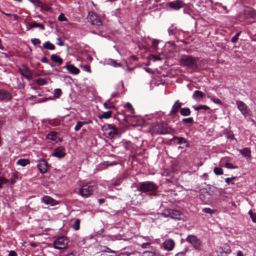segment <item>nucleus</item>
Instances as JSON below:
<instances>
[{
  "instance_id": "nucleus-6",
  "label": "nucleus",
  "mask_w": 256,
  "mask_h": 256,
  "mask_svg": "<svg viewBox=\"0 0 256 256\" xmlns=\"http://www.w3.org/2000/svg\"><path fill=\"white\" fill-rule=\"evenodd\" d=\"M186 240L192 245L193 247L196 250H199L202 245L200 240L194 235H188L186 238Z\"/></svg>"
},
{
  "instance_id": "nucleus-16",
  "label": "nucleus",
  "mask_w": 256,
  "mask_h": 256,
  "mask_svg": "<svg viewBox=\"0 0 256 256\" xmlns=\"http://www.w3.org/2000/svg\"><path fill=\"white\" fill-rule=\"evenodd\" d=\"M105 132L110 136H112L117 134V130L114 126L108 124L104 126Z\"/></svg>"
},
{
  "instance_id": "nucleus-22",
  "label": "nucleus",
  "mask_w": 256,
  "mask_h": 256,
  "mask_svg": "<svg viewBox=\"0 0 256 256\" xmlns=\"http://www.w3.org/2000/svg\"><path fill=\"white\" fill-rule=\"evenodd\" d=\"M50 59L54 62L58 63V65H61L63 62L62 59L60 56L56 54H52Z\"/></svg>"
},
{
  "instance_id": "nucleus-4",
  "label": "nucleus",
  "mask_w": 256,
  "mask_h": 256,
  "mask_svg": "<svg viewBox=\"0 0 256 256\" xmlns=\"http://www.w3.org/2000/svg\"><path fill=\"white\" fill-rule=\"evenodd\" d=\"M68 240L66 236H62L58 238L54 242V248L56 250L66 248L68 246Z\"/></svg>"
},
{
  "instance_id": "nucleus-2",
  "label": "nucleus",
  "mask_w": 256,
  "mask_h": 256,
  "mask_svg": "<svg viewBox=\"0 0 256 256\" xmlns=\"http://www.w3.org/2000/svg\"><path fill=\"white\" fill-rule=\"evenodd\" d=\"M158 188V186L152 182L146 181L140 183L138 190L142 192H154Z\"/></svg>"
},
{
  "instance_id": "nucleus-12",
  "label": "nucleus",
  "mask_w": 256,
  "mask_h": 256,
  "mask_svg": "<svg viewBox=\"0 0 256 256\" xmlns=\"http://www.w3.org/2000/svg\"><path fill=\"white\" fill-rule=\"evenodd\" d=\"M37 166L42 174H44L47 172L48 164L45 160H42L39 161Z\"/></svg>"
},
{
  "instance_id": "nucleus-17",
  "label": "nucleus",
  "mask_w": 256,
  "mask_h": 256,
  "mask_svg": "<svg viewBox=\"0 0 256 256\" xmlns=\"http://www.w3.org/2000/svg\"><path fill=\"white\" fill-rule=\"evenodd\" d=\"M42 202L46 204H50L52 206L57 204L56 201L49 196H44L42 199Z\"/></svg>"
},
{
  "instance_id": "nucleus-40",
  "label": "nucleus",
  "mask_w": 256,
  "mask_h": 256,
  "mask_svg": "<svg viewBox=\"0 0 256 256\" xmlns=\"http://www.w3.org/2000/svg\"><path fill=\"white\" fill-rule=\"evenodd\" d=\"M62 94V90L60 88H56L54 90V96L56 98H59Z\"/></svg>"
},
{
  "instance_id": "nucleus-27",
  "label": "nucleus",
  "mask_w": 256,
  "mask_h": 256,
  "mask_svg": "<svg viewBox=\"0 0 256 256\" xmlns=\"http://www.w3.org/2000/svg\"><path fill=\"white\" fill-rule=\"evenodd\" d=\"M46 138L52 141H56L58 138L57 134L55 132H51L47 135Z\"/></svg>"
},
{
  "instance_id": "nucleus-60",
  "label": "nucleus",
  "mask_w": 256,
  "mask_h": 256,
  "mask_svg": "<svg viewBox=\"0 0 256 256\" xmlns=\"http://www.w3.org/2000/svg\"><path fill=\"white\" fill-rule=\"evenodd\" d=\"M176 256H185V254L184 252H178L176 254Z\"/></svg>"
},
{
  "instance_id": "nucleus-28",
  "label": "nucleus",
  "mask_w": 256,
  "mask_h": 256,
  "mask_svg": "<svg viewBox=\"0 0 256 256\" xmlns=\"http://www.w3.org/2000/svg\"><path fill=\"white\" fill-rule=\"evenodd\" d=\"M18 178V173L17 172H12L10 174V180L9 183L10 184H14L16 182V180Z\"/></svg>"
},
{
  "instance_id": "nucleus-20",
  "label": "nucleus",
  "mask_w": 256,
  "mask_h": 256,
  "mask_svg": "<svg viewBox=\"0 0 256 256\" xmlns=\"http://www.w3.org/2000/svg\"><path fill=\"white\" fill-rule=\"evenodd\" d=\"M204 96V94L202 91L195 90L194 92L192 98L197 101H200L202 100Z\"/></svg>"
},
{
  "instance_id": "nucleus-51",
  "label": "nucleus",
  "mask_w": 256,
  "mask_h": 256,
  "mask_svg": "<svg viewBox=\"0 0 256 256\" xmlns=\"http://www.w3.org/2000/svg\"><path fill=\"white\" fill-rule=\"evenodd\" d=\"M82 68H83V70L84 71L88 72H90V73L91 72L90 68L89 66L84 65V66H82Z\"/></svg>"
},
{
  "instance_id": "nucleus-41",
  "label": "nucleus",
  "mask_w": 256,
  "mask_h": 256,
  "mask_svg": "<svg viewBox=\"0 0 256 256\" xmlns=\"http://www.w3.org/2000/svg\"><path fill=\"white\" fill-rule=\"evenodd\" d=\"M240 34V32H238V33H236L232 38L231 40V42H232V43H236L238 39V38H239V36Z\"/></svg>"
},
{
  "instance_id": "nucleus-3",
  "label": "nucleus",
  "mask_w": 256,
  "mask_h": 256,
  "mask_svg": "<svg viewBox=\"0 0 256 256\" xmlns=\"http://www.w3.org/2000/svg\"><path fill=\"white\" fill-rule=\"evenodd\" d=\"M94 190V186L84 184L79 188L78 194L84 198H86L91 196Z\"/></svg>"
},
{
  "instance_id": "nucleus-18",
  "label": "nucleus",
  "mask_w": 256,
  "mask_h": 256,
  "mask_svg": "<svg viewBox=\"0 0 256 256\" xmlns=\"http://www.w3.org/2000/svg\"><path fill=\"white\" fill-rule=\"evenodd\" d=\"M182 104L178 100H176L171 109L170 114H175L178 112V110L180 108Z\"/></svg>"
},
{
  "instance_id": "nucleus-57",
  "label": "nucleus",
  "mask_w": 256,
  "mask_h": 256,
  "mask_svg": "<svg viewBox=\"0 0 256 256\" xmlns=\"http://www.w3.org/2000/svg\"><path fill=\"white\" fill-rule=\"evenodd\" d=\"M225 182L228 184H234V182H232V180H230V178H226V180H225Z\"/></svg>"
},
{
  "instance_id": "nucleus-45",
  "label": "nucleus",
  "mask_w": 256,
  "mask_h": 256,
  "mask_svg": "<svg viewBox=\"0 0 256 256\" xmlns=\"http://www.w3.org/2000/svg\"><path fill=\"white\" fill-rule=\"evenodd\" d=\"M31 42H32V44L34 46L39 44L41 42L40 40L38 38H32L31 40Z\"/></svg>"
},
{
  "instance_id": "nucleus-49",
  "label": "nucleus",
  "mask_w": 256,
  "mask_h": 256,
  "mask_svg": "<svg viewBox=\"0 0 256 256\" xmlns=\"http://www.w3.org/2000/svg\"><path fill=\"white\" fill-rule=\"evenodd\" d=\"M125 107L128 108L130 110L131 112H132L134 110V109L132 105V104L128 102L125 106Z\"/></svg>"
},
{
  "instance_id": "nucleus-36",
  "label": "nucleus",
  "mask_w": 256,
  "mask_h": 256,
  "mask_svg": "<svg viewBox=\"0 0 256 256\" xmlns=\"http://www.w3.org/2000/svg\"><path fill=\"white\" fill-rule=\"evenodd\" d=\"M193 108L196 110H206L210 108L208 106L205 105L200 106H193Z\"/></svg>"
},
{
  "instance_id": "nucleus-21",
  "label": "nucleus",
  "mask_w": 256,
  "mask_h": 256,
  "mask_svg": "<svg viewBox=\"0 0 256 256\" xmlns=\"http://www.w3.org/2000/svg\"><path fill=\"white\" fill-rule=\"evenodd\" d=\"M28 26L29 27V29H32L34 28H39L42 30H44L45 29L44 25L37 23L36 22H29L28 24Z\"/></svg>"
},
{
  "instance_id": "nucleus-38",
  "label": "nucleus",
  "mask_w": 256,
  "mask_h": 256,
  "mask_svg": "<svg viewBox=\"0 0 256 256\" xmlns=\"http://www.w3.org/2000/svg\"><path fill=\"white\" fill-rule=\"evenodd\" d=\"M84 126L82 122H78L76 126L74 127V130L76 132L78 131L81 128Z\"/></svg>"
},
{
  "instance_id": "nucleus-9",
  "label": "nucleus",
  "mask_w": 256,
  "mask_h": 256,
  "mask_svg": "<svg viewBox=\"0 0 256 256\" xmlns=\"http://www.w3.org/2000/svg\"><path fill=\"white\" fill-rule=\"evenodd\" d=\"M18 71L22 76L28 80H30L32 78V74L31 70L25 64H23L21 68H19Z\"/></svg>"
},
{
  "instance_id": "nucleus-10",
  "label": "nucleus",
  "mask_w": 256,
  "mask_h": 256,
  "mask_svg": "<svg viewBox=\"0 0 256 256\" xmlns=\"http://www.w3.org/2000/svg\"><path fill=\"white\" fill-rule=\"evenodd\" d=\"M164 214L166 216H169L172 218L180 220L181 214L180 212L174 210H168L164 212Z\"/></svg>"
},
{
  "instance_id": "nucleus-39",
  "label": "nucleus",
  "mask_w": 256,
  "mask_h": 256,
  "mask_svg": "<svg viewBox=\"0 0 256 256\" xmlns=\"http://www.w3.org/2000/svg\"><path fill=\"white\" fill-rule=\"evenodd\" d=\"M248 214L254 222H256V214L253 212L251 210L248 212Z\"/></svg>"
},
{
  "instance_id": "nucleus-62",
  "label": "nucleus",
  "mask_w": 256,
  "mask_h": 256,
  "mask_svg": "<svg viewBox=\"0 0 256 256\" xmlns=\"http://www.w3.org/2000/svg\"><path fill=\"white\" fill-rule=\"evenodd\" d=\"M104 108L106 109L110 108L112 107V106H109L108 104H107V102H104Z\"/></svg>"
},
{
  "instance_id": "nucleus-54",
  "label": "nucleus",
  "mask_w": 256,
  "mask_h": 256,
  "mask_svg": "<svg viewBox=\"0 0 256 256\" xmlns=\"http://www.w3.org/2000/svg\"><path fill=\"white\" fill-rule=\"evenodd\" d=\"M158 43L159 41L158 40H154L152 41V46L154 48H156Z\"/></svg>"
},
{
  "instance_id": "nucleus-5",
  "label": "nucleus",
  "mask_w": 256,
  "mask_h": 256,
  "mask_svg": "<svg viewBox=\"0 0 256 256\" xmlns=\"http://www.w3.org/2000/svg\"><path fill=\"white\" fill-rule=\"evenodd\" d=\"M88 20L92 24L96 26L102 25V22L100 18L94 12H91L88 13Z\"/></svg>"
},
{
  "instance_id": "nucleus-11",
  "label": "nucleus",
  "mask_w": 256,
  "mask_h": 256,
  "mask_svg": "<svg viewBox=\"0 0 256 256\" xmlns=\"http://www.w3.org/2000/svg\"><path fill=\"white\" fill-rule=\"evenodd\" d=\"M168 6L172 9L178 10L184 6V4L182 0H176L170 2Z\"/></svg>"
},
{
  "instance_id": "nucleus-64",
  "label": "nucleus",
  "mask_w": 256,
  "mask_h": 256,
  "mask_svg": "<svg viewBox=\"0 0 256 256\" xmlns=\"http://www.w3.org/2000/svg\"><path fill=\"white\" fill-rule=\"evenodd\" d=\"M48 100V98H42L40 99V100H38V102H44L46 101V100Z\"/></svg>"
},
{
  "instance_id": "nucleus-46",
  "label": "nucleus",
  "mask_w": 256,
  "mask_h": 256,
  "mask_svg": "<svg viewBox=\"0 0 256 256\" xmlns=\"http://www.w3.org/2000/svg\"><path fill=\"white\" fill-rule=\"evenodd\" d=\"M226 167L228 169H236L238 166H233L231 163L226 162Z\"/></svg>"
},
{
  "instance_id": "nucleus-58",
  "label": "nucleus",
  "mask_w": 256,
  "mask_h": 256,
  "mask_svg": "<svg viewBox=\"0 0 256 256\" xmlns=\"http://www.w3.org/2000/svg\"><path fill=\"white\" fill-rule=\"evenodd\" d=\"M48 58L46 56L42 57L41 59V62L43 63H48Z\"/></svg>"
},
{
  "instance_id": "nucleus-24",
  "label": "nucleus",
  "mask_w": 256,
  "mask_h": 256,
  "mask_svg": "<svg viewBox=\"0 0 256 256\" xmlns=\"http://www.w3.org/2000/svg\"><path fill=\"white\" fill-rule=\"evenodd\" d=\"M30 163L29 160L25 158L19 159L16 162V164L22 166H26Z\"/></svg>"
},
{
  "instance_id": "nucleus-1",
  "label": "nucleus",
  "mask_w": 256,
  "mask_h": 256,
  "mask_svg": "<svg viewBox=\"0 0 256 256\" xmlns=\"http://www.w3.org/2000/svg\"><path fill=\"white\" fill-rule=\"evenodd\" d=\"M198 60V58H194L192 56H184L180 60V63L183 66H187L192 70H196L198 68L197 62Z\"/></svg>"
},
{
  "instance_id": "nucleus-23",
  "label": "nucleus",
  "mask_w": 256,
  "mask_h": 256,
  "mask_svg": "<svg viewBox=\"0 0 256 256\" xmlns=\"http://www.w3.org/2000/svg\"><path fill=\"white\" fill-rule=\"evenodd\" d=\"M106 63L107 64L111 66L114 68L120 67L122 66L120 62H117L115 60L111 58H109L106 60Z\"/></svg>"
},
{
  "instance_id": "nucleus-7",
  "label": "nucleus",
  "mask_w": 256,
  "mask_h": 256,
  "mask_svg": "<svg viewBox=\"0 0 256 256\" xmlns=\"http://www.w3.org/2000/svg\"><path fill=\"white\" fill-rule=\"evenodd\" d=\"M155 129L158 134H164L170 133V128L167 124L162 122L157 124L155 126Z\"/></svg>"
},
{
  "instance_id": "nucleus-25",
  "label": "nucleus",
  "mask_w": 256,
  "mask_h": 256,
  "mask_svg": "<svg viewBox=\"0 0 256 256\" xmlns=\"http://www.w3.org/2000/svg\"><path fill=\"white\" fill-rule=\"evenodd\" d=\"M42 47L44 48L49 50H54L55 49L54 45L49 41H47L44 42L42 45Z\"/></svg>"
},
{
  "instance_id": "nucleus-47",
  "label": "nucleus",
  "mask_w": 256,
  "mask_h": 256,
  "mask_svg": "<svg viewBox=\"0 0 256 256\" xmlns=\"http://www.w3.org/2000/svg\"><path fill=\"white\" fill-rule=\"evenodd\" d=\"M210 100L216 104H222L221 100L218 98H215L214 97H210Z\"/></svg>"
},
{
  "instance_id": "nucleus-59",
  "label": "nucleus",
  "mask_w": 256,
  "mask_h": 256,
  "mask_svg": "<svg viewBox=\"0 0 256 256\" xmlns=\"http://www.w3.org/2000/svg\"><path fill=\"white\" fill-rule=\"evenodd\" d=\"M57 40L58 41V42L57 43V44L60 46H62L64 45V42H62L61 39L60 38H58Z\"/></svg>"
},
{
  "instance_id": "nucleus-14",
  "label": "nucleus",
  "mask_w": 256,
  "mask_h": 256,
  "mask_svg": "<svg viewBox=\"0 0 256 256\" xmlns=\"http://www.w3.org/2000/svg\"><path fill=\"white\" fill-rule=\"evenodd\" d=\"M236 104L238 110L241 112L242 114L246 115L248 113V108L247 106L242 101L237 100Z\"/></svg>"
},
{
  "instance_id": "nucleus-26",
  "label": "nucleus",
  "mask_w": 256,
  "mask_h": 256,
  "mask_svg": "<svg viewBox=\"0 0 256 256\" xmlns=\"http://www.w3.org/2000/svg\"><path fill=\"white\" fill-rule=\"evenodd\" d=\"M112 112L110 110H108V112H104L102 114L98 116V118L100 120H102V118L108 119L112 116Z\"/></svg>"
},
{
  "instance_id": "nucleus-52",
  "label": "nucleus",
  "mask_w": 256,
  "mask_h": 256,
  "mask_svg": "<svg viewBox=\"0 0 256 256\" xmlns=\"http://www.w3.org/2000/svg\"><path fill=\"white\" fill-rule=\"evenodd\" d=\"M29 0L30 2H31L32 3L38 6H40L42 5V4L40 2V0Z\"/></svg>"
},
{
  "instance_id": "nucleus-33",
  "label": "nucleus",
  "mask_w": 256,
  "mask_h": 256,
  "mask_svg": "<svg viewBox=\"0 0 256 256\" xmlns=\"http://www.w3.org/2000/svg\"><path fill=\"white\" fill-rule=\"evenodd\" d=\"M214 173L218 176L222 175L223 174V170L221 168L215 167L214 170Z\"/></svg>"
},
{
  "instance_id": "nucleus-31",
  "label": "nucleus",
  "mask_w": 256,
  "mask_h": 256,
  "mask_svg": "<svg viewBox=\"0 0 256 256\" xmlns=\"http://www.w3.org/2000/svg\"><path fill=\"white\" fill-rule=\"evenodd\" d=\"M174 138L178 140V144H186V146L188 144L187 142L186 141V139L182 137H177V136H174Z\"/></svg>"
},
{
  "instance_id": "nucleus-63",
  "label": "nucleus",
  "mask_w": 256,
  "mask_h": 256,
  "mask_svg": "<svg viewBox=\"0 0 256 256\" xmlns=\"http://www.w3.org/2000/svg\"><path fill=\"white\" fill-rule=\"evenodd\" d=\"M118 93L117 92H113L112 95H111V96L112 98H114V97H116V96H118Z\"/></svg>"
},
{
  "instance_id": "nucleus-19",
  "label": "nucleus",
  "mask_w": 256,
  "mask_h": 256,
  "mask_svg": "<svg viewBox=\"0 0 256 256\" xmlns=\"http://www.w3.org/2000/svg\"><path fill=\"white\" fill-rule=\"evenodd\" d=\"M65 68L72 74H78L80 73L79 69L74 66L73 64H66Z\"/></svg>"
},
{
  "instance_id": "nucleus-50",
  "label": "nucleus",
  "mask_w": 256,
  "mask_h": 256,
  "mask_svg": "<svg viewBox=\"0 0 256 256\" xmlns=\"http://www.w3.org/2000/svg\"><path fill=\"white\" fill-rule=\"evenodd\" d=\"M102 252H106L108 253H114L115 252L112 250L110 248H108L106 246H104V250H102Z\"/></svg>"
},
{
  "instance_id": "nucleus-30",
  "label": "nucleus",
  "mask_w": 256,
  "mask_h": 256,
  "mask_svg": "<svg viewBox=\"0 0 256 256\" xmlns=\"http://www.w3.org/2000/svg\"><path fill=\"white\" fill-rule=\"evenodd\" d=\"M180 114L184 116H188L190 114L191 112L190 108H182L180 110Z\"/></svg>"
},
{
  "instance_id": "nucleus-48",
  "label": "nucleus",
  "mask_w": 256,
  "mask_h": 256,
  "mask_svg": "<svg viewBox=\"0 0 256 256\" xmlns=\"http://www.w3.org/2000/svg\"><path fill=\"white\" fill-rule=\"evenodd\" d=\"M58 20L60 22H66L67 21V18L62 14H61L58 17Z\"/></svg>"
},
{
  "instance_id": "nucleus-34",
  "label": "nucleus",
  "mask_w": 256,
  "mask_h": 256,
  "mask_svg": "<svg viewBox=\"0 0 256 256\" xmlns=\"http://www.w3.org/2000/svg\"><path fill=\"white\" fill-rule=\"evenodd\" d=\"M80 220L79 219H76L72 224V227L74 230H78L80 229Z\"/></svg>"
},
{
  "instance_id": "nucleus-42",
  "label": "nucleus",
  "mask_w": 256,
  "mask_h": 256,
  "mask_svg": "<svg viewBox=\"0 0 256 256\" xmlns=\"http://www.w3.org/2000/svg\"><path fill=\"white\" fill-rule=\"evenodd\" d=\"M182 122L186 124H192L194 122V119L192 117L185 118L182 119Z\"/></svg>"
},
{
  "instance_id": "nucleus-44",
  "label": "nucleus",
  "mask_w": 256,
  "mask_h": 256,
  "mask_svg": "<svg viewBox=\"0 0 256 256\" xmlns=\"http://www.w3.org/2000/svg\"><path fill=\"white\" fill-rule=\"evenodd\" d=\"M168 32L170 35H174L176 32V28H174L173 26H172L168 29Z\"/></svg>"
},
{
  "instance_id": "nucleus-13",
  "label": "nucleus",
  "mask_w": 256,
  "mask_h": 256,
  "mask_svg": "<svg viewBox=\"0 0 256 256\" xmlns=\"http://www.w3.org/2000/svg\"><path fill=\"white\" fill-rule=\"evenodd\" d=\"M52 155L59 158H63L66 155L65 148L62 146H58L56 148Z\"/></svg>"
},
{
  "instance_id": "nucleus-15",
  "label": "nucleus",
  "mask_w": 256,
  "mask_h": 256,
  "mask_svg": "<svg viewBox=\"0 0 256 256\" xmlns=\"http://www.w3.org/2000/svg\"><path fill=\"white\" fill-rule=\"evenodd\" d=\"M174 244L175 243L172 239L166 240L162 244L164 248L168 251L172 250L174 248Z\"/></svg>"
},
{
  "instance_id": "nucleus-37",
  "label": "nucleus",
  "mask_w": 256,
  "mask_h": 256,
  "mask_svg": "<svg viewBox=\"0 0 256 256\" xmlns=\"http://www.w3.org/2000/svg\"><path fill=\"white\" fill-rule=\"evenodd\" d=\"M202 211L205 213L212 214L215 213V210L209 208H206L202 209Z\"/></svg>"
},
{
  "instance_id": "nucleus-53",
  "label": "nucleus",
  "mask_w": 256,
  "mask_h": 256,
  "mask_svg": "<svg viewBox=\"0 0 256 256\" xmlns=\"http://www.w3.org/2000/svg\"><path fill=\"white\" fill-rule=\"evenodd\" d=\"M144 254L145 256H154V254L153 252L150 251H145L144 252Z\"/></svg>"
},
{
  "instance_id": "nucleus-61",
  "label": "nucleus",
  "mask_w": 256,
  "mask_h": 256,
  "mask_svg": "<svg viewBox=\"0 0 256 256\" xmlns=\"http://www.w3.org/2000/svg\"><path fill=\"white\" fill-rule=\"evenodd\" d=\"M84 125L88 124H90L92 123V120H88L86 122H82Z\"/></svg>"
},
{
  "instance_id": "nucleus-56",
  "label": "nucleus",
  "mask_w": 256,
  "mask_h": 256,
  "mask_svg": "<svg viewBox=\"0 0 256 256\" xmlns=\"http://www.w3.org/2000/svg\"><path fill=\"white\" fill-rule=\"evenodd\" d=\"M150 242L144 243L141 245V248H146L148 246L150 245Z\"/></svg>"
},
{
  "instance_id": "nucleus-55",
  "label": "nucleus",
  "mask_w": 256,
  "mask_h": 256,
  "mask_svg": "<svg viewBox=\"0 0 256 256\" xmlns=\"http://www.w3.org/2000/svg\"><path fill=\"white\" fill-rule=\"evenodd\" d=\"M8 256H18V254L16 252L10 250L8 254Z\"/></svg>"
},
{
  "instance_id": "nucleus-29",
  "label": "nucleus",
  "mask_w": 256,
  "mask_h": 256,
  "mask_svg": "<svg viewBox=\"0 0 256 256\" xmlns=\"http://www.w3.org/2000/svg\"><path fill=\"white\" fill-rule=\"evenodd\" d=\"M241 154L245 156L249 157L250 156V150L248 148H245L240 150Z\"/></svg>"
},
{
  "instance_id": "nucleus-35",
  "label": "nucleus",
  "mask_w": 256,
  "mask_h": 256,
  "mask_svg": "<svg viewBox=\"0 0 256 256\" xmlns=\"http://www.w3.org/2000/svg\"><path fill=\"white\" fill-rule=\"evenodd\" d=\"M36 82L39 86H44L47 84L46 80L44 78H38Z\"/></svg>"
},
{
  "instance_id": "nucleus-32",
  "label": "nucleus",
  "mask_w": 256,
  "mask_h": 256,
  "mask_svg": "<svg viewBox=\"0 0 256 256\" xmlns=\"http://www.w3.org/2000/svg\"><path fill=\"white\" fill-rule=\"evenodd\" d=\"M9 180H8L4 177L0 176V188H2L3 184H9Z\"/></svg>"
},
{
  "instance_id": "nucleus-8",
  "label": "nucleus",
  "mask_w": 256,
  "mask_h": 256,
  "mask_svg": "<svg viewBox=\"0 0 256 256\" xmlns=\"http://www.w3.org/2000/svg\"><path fill=\"white\" fill-rule=\"evenodd\" d=\"M12 98V94L5 89L0 90V102H7Z\"/></svg>"
},
{
  "instance_id": "nucleus-43",
  "label": "nucleus",
  "mask_w": 256,
  "mask_h": 256,
  "mask_svg": "<svg viewBox=\"0 0 256 256\" xmlns=\"http://www.w3.org/2000/svg\"><path fill=\"white\" fill-rule=\"evenodd\" d=\"M118 164V162H114L106 161L104 162V164L106 166H113Z\"/></svg>"
}]
</instances>
